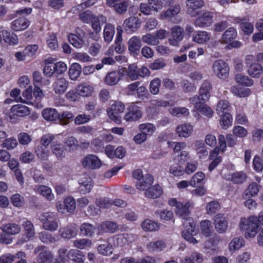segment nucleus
Listing matches in <instances>:
<instances>
[{
    "mask_svg": "<svg viewBox=\"0 0 263 263\" xmlns=\"http://www.w3.org/2000/svg\"><path fill=\"white\" fill-rule=\"evenodd\" d=\"M106 4L120 14L126 12L129 5L128 0H106Z\"/></svg>",
    "mask_w": 263,
    "mask_h": 263,
    "instance_id": "17",
    "label": "nucleus"
},
{
    "mask_svg": "<svg viewBox=\"0 0 263 263\" xmlns=\"http://www.w3.org/2000/svg\"><path fill=\"white\" fill-rule=\"evenodd\" d=\"M189 101L191 104H194L195 111L200 112L209 118L212 117L213 115V110L205 104L204 101H200V96L195 95L193 97L190 98Z\"/></svg>",
    "mask_w": 263,
    "mask_h": 263,
    "instance_id": "4",
    "label": "nucleus"
},
{
    "mask_svg": "<svg viewBox=\"0 0 263 263\" xmlns=\"http://www.w3.org/2000/svg\"><path fill=\"white\" fill-rule=\"evenodd\" d=\"M3 38L5 42L10 45H16L18 43V39L15 34L10 33L7 31L3 33Z\"/></svg>",
    "mask_w": 263,
    "mask_h": 263,
    "instance_id": "60",
    "label": "nucleus"
},
{
    "mask_svg": "<svg viewBox=\"0 0 263 263\" xmlns=\"http://www.w3.org/2000/svg\"><path fill=\"white\" fill-rule=\"evenodd\" d=\"M68 40L71 45L77 48H81L84 43L83 39L74 34H70L68 35Z\"/></svg>",
    "mask_w": 263,
    "mask_h": 263,
    "instance_id": "62",
    "label": "nucleus"
},
{
    "mask_svg": "<svg viewBox=\"0 0 263 263\" xmlns=\"http://www.w3.org/2000/svg\"><path fill=\"white\" fill-rule=\"evenodd\" d=\"M215 229L219 233H224L228 227V221L222 214H217L214 217Z\"/></svg>",
    "mask_w": 263,
    "mask_h": 263,
    "instance_id": "15",
    "label": "nucleus"
},
{
    "mask_svg": "<svg viewBox=\"0 0 263 263\" xmlns=\"http://www.w3.org/2000/svg\"><path fill=\"white\" fill-rule=\"evenodd\" d=\"M247 178L246 173L243 171L235 172L232 173L230 177L227 178L234 184H241L246 181Z\"/></svg>",
    "mask_w": 263,
    "mask_h": 263,
    "instance_id": "37",
    "label": "nucleus"
},
{
    "mask_svg": "<svg viewBox=\"0 0 263 263\" xmlns=\"http://www.w3.org/2000/svg\"><path fill=\"white\" fill-rule=\"evenodd\" d=\"M59 236L63 239H70L77 235V229L75 224L70 223L58 229Z\"/></svg>",
    "mask_w": 263,
    "mask_h": 263,
    "instance_id": "13",
    "label": "nucleus"
},
{
    "mask_svg": "<svg viewBox=\"0 0 263 263\" xmlns=\"http://www.w3.org/2000/svg\"><path fill=\"white\" fill-rule=\"evenodd\" d=\"M39 239L44 243H54L56 241L55 238L52 234L46 232L42 231L38 234Z\"/></svg>",
    "mask_w": 263,
    "mask_h": 263,
    "instance_id": "61",
    "label": "nucleus"
},
{
    "mask_svg": "<svg viewBox=\"0 0 263 263\" xmlns=\"http://www.w3.org/2000/svg\"><path fill=\"white\" fill-rule=\"evenodd\" d=\"M115 33V26L110 24H106L103 30V38L105 42L108 43L112 41Z\"/></svg>",
    "mask_w": 263,
    "mask_h": 263,
    "instance_id": "36",
    "label": "nucleus"
},
{
    "mask_svg": "<svg viewBox=\"0 0 263 263\" xmlns=\"http://www.w3.org/2000/svg\"><path fill=\"white\" fill-rule=\"evenodd\" d=\"M185 227V230L182 233V237L190 243H197L198 241L193 237V235L196 233L195 230V226L191 222H189V225L186 224Z\"/></svg>",
    "mask_w": 263,
    "mask_h": 263,
    "instance_id": "23",
    "label": "nucleus"
},
{
    "mask_svg": "<svg viewBox=\"0 0 263 263\" xmlns=\"http://www.w3.org/2000/svg\"><path fill=\"white\" fill-rule=\"evenodd\" d=\"M78 93L83 97L90 96L93 91V88L87 84H82L77 86Z\"/></svg>",
    "mask_w": 263,
    "mask_h": 263,
    "instance_id": "56",
    "label": "nucleus"
},
{
    "mask_svg": "<svg viewBox=\"0 0 263 263\" xmlns=\"http://www.w3.org/2000/svg\"><path fill=\"white\" fill-rule=\"evenodd\" d=\"M73 246L79 249L83 250L90 248L92 245L91 240L87 238L76 239L73 241Z\"/></svg>",
    "mask_w": 263,
    "mask_h": 263,
    "instance_id": "52",
    "label": "nucleus"
},
{
    "mask_svg": "<svg viewBox=\"0 0 263 263\" xmlns=\"http://www.w3.org/2000/svg\"><path fill=\"white\" fill-rule=\"evenodd\" d=\"M153 181V176L149 174H146L143 178L136 181V188L140 191H146L147 188L152 185Z\"/></svg>",
    "mask_w": 263,
    "mask_h": 263,
    "instance_id": "29",
    "label": "nucleus"
},
{
    "mask_svg": "<svg viewBox=\"0 0 263 263\" xmlns=\"http://www.w3.org/2000/svg\"><path fill=\"white\" fill-rule=\"evenodd\" d=\"M32 88L31 86L26 88L22 93V97L18 98L16 102H20L23 103L31 105L35 108H42V105L39 102L33 101V97L32 95Z\"/></svg>",
    "mask_w": 263,
    "mask_h": 263,
    "instance_id": "11",
    "label": "nucleus"
},
{
    "mask_svg": "<svg viewBox=\"0 0 263 263\" xmlns=\"http://www.w3.org/2000/svg\"><path fill=\"white\" fill-rule=\"evenodd\" d=\"M170 165V172L175 176H181L184 173V169L179 163V159H174Z\"/></svg>",
    "mask_w": 263,
    "mask_h": 263,
    "instance_id": "31",
    "label": "nucleus"
},
{
    "mask_svg": "<svg viewBox=\"0 0 263 263\" xmlns=\"http://www.w3.org/2000/svg\"><path fill=\"white\" fill-rule=\"evenodd\" d=\"M236 82L240 85L251 86L253 84V81L248 76L242 74H237L235 76Z\"/></svg>",
    "mask_w": 263,
    "mask_h": 263,
    "instance_id": "57",
    "label": "nucleus"
},
{
    "mask_svg": "<svg viewBox=\"0 0 263 263\" xmlns=\"http://www.w3.org/2000/svg\"><path fill=\"white\" fill-rule=\"evenodd\" d=\"M210 37V33L204 31H199L193 36V41L198 44H204L208 42Z\"/></svg>",
    "mask_w": 263,
    "mask_h": 263,
    "instance_id": "39",
    "label": "nucleus"
},
{
    "mask_svg": "<svg viewBox=\"0 0 263 263\" xmlns=\"http://www.w3.org/2000/svg\"><path fill=\"white\" fill-rule=\"evenodd\" d=\"M214 14L212 12L204 11L196 19L194 24L196 26L203 28L210 26L213 22Z\"/></svg>",
    "mask_w": 263,
    "mask_h": 263,
    "instance_id": "14",
    "label": "nucleus"
},
{
    "mask_svg": "<svg viewBox=\"0 0 263 263\" xmlns=\"http://www.w3.org/2000/svg\"><path fill=\"white\" fill-rule=\"evenodd\" d=\"M22 226L24 229V234L27 237L32 238L34 237L35 231L33 224L30 220L23 221Z\"/></svg>",
    "mask_w": 263,
    "mask_h": 263,
    "instance_id": "46",
    "label": "nucleus"
},
{
    "mask_svg": "<svg viewBox=\"0 0 263 263\" xmlns=\"http://www.w3.org/2000/svg\"><path fill=\"white\" fill-rule=\"evenodd\" d=\"M171 206L176 207L175 212L177 215L185 219L190 213V209L194 206L193 202L189 201L185 203L178 202L175 198H171L168 200Z\"/></svg>",
    "mask_w": 263,
    "mask_h": 263,
    "instance_id": "3",
    "label": "nucleus"
},
{
    "mask_svg": "<svg viewBox=\"0 0 263 263\" xmlns=\"http://www.w3.org/2000/svg\"><path fill=\"white\" fill-rule=\"evenodd\" d=\"M106 22V18L103 15H99L93 17L90 22L91 24V27L96 33H99L101 30L100 23H105Z\"/></svg>",
    "mask_w": 263,
    "mask_h": 263,
    "instance_id": "47",
    "label": "nucleus"
},
{
    "mask_svg": "<svg viewBox=\"0 0 263 263\" xmlns=\"http://www.w3.org/2000/svg\"><path fill=\"white\" fill-rule=\"evenodd\" d=\"M180 11V6L178 4H175L171 8H169L160 14L162 19L171 18L177 15Z\"/></svg>",
    "mask_w": 263,
    "mask_h": 263,
    "instance_id": "44",
    "label": "nucleus"
},
{
    "mask_svg": "<svg viewBox=\"0 0 263 263\" xmlns=\"http://www.w3.org/2000/svg\"><path fill=\"white\" fill-rule=\"evenodd\" d=\"M0 229L8 235H15L20 233L21 227L15 223H8L2 225Z\"/></svg>",
    "mask_w": 263,
    "mask_h": 263,
    "instance_id": "27",
    "label": "nucleus"
},
{
    "mask_svg": "<svg viewBox=\"0 0 263 263\" xmlns=\"http://www.w3.org/2000/svg\"><path fill=\"white\" fill-rule=\"evenodd\" d=\"M219 124L223 129H227L232 124V117L230 114L225 113L220 117Z\"/></svg>",
    "mask_w": 263,
    "mask_h": 263,
    "instance_id": "50",
    "label": "nucleus"
},
{
    "mask_svg": "<svg viewBox=\"0 0 263 263\" xmlns=\"http://www.w3.org/2000/svg\"><path fill=\"white\" fill-rule=\"evenodd\" d=\"M161 194L162 190L159 185L150 186L147 189L144 193L146 197L154 199L159 197Z\"/></svg>",
    "mask_w": 263,
    "mask_h": 263,
    "instance_id": "38",
    "label": "nucleus"
},
{
    "mask_svg": "<svg viewBox=\"0 0 263 263\" xmlns=\"http://www.w3.org/2000/svg\"><path fill=\"white\" fill-rule=\"evenodd\" d=\"M142 116L141 110L137 108H132L130 109L128 112L124 115V119L127 121H133L137 120Z\"/></svg>",
    "mask_w": 263,
    "mask_h": 263,
    "instance_id": "43",
    "label": "nucleus"
},
{
    "mask_svg": "<svg viewBox=\"0 0 263 263\" xmlns=\"http://www.w3.org/2000/svg\"><path fill=\"white\" fill-rule=\"evenodd\" d=\"M184 29L179 26H175L172 28L171 34L168 41L171 46L178 47L184 37Z\"/></svg>",
    "mask_w": 263,
    "mask_h": 263,
    "instance_id": "9",
    "label": "nucleus"
},
{
    "mask_svg": "<svg viewBox=\"0 0 263 263\" xmlns=\"http://www.w3.org/2000/svg\"><path fill=\"white\" fill-rule=\"evenodd\" d=\"M42 116L49 121H54L59 118L60 114L54 108H47L42 111Z\"/></svg>",
    "mask_w": 263,
    "mask_h": 263,
    "instance_id": "33",
    "label": "nucleus"
},
{
    "mask_svg": "<svg viewBox=\"0 0 263 263\" xmlns=\"http://www.w3.org/2000/svg\"><path fill=\"white\" fill-rule=\"evenodd\" d=\"M245 245V240L242 237H238L233 238L229 243V250L233 252L242 247Z\"/></svg>",
    "mask_w": 263,
    "mask_h": 263,
    "instance_id": "51",
    "label": "nucleus"
},
{
    "mask_svg": "<svg viewBox=\"0 0 263 263\" xmlns=\"http://www.w3.org/2000/svg\"><path fill=\"white\" fill-rule=\"evenodd\" d=\"M166 248V243L162 240L152 241L147 245V250L151 253L162 251Z\"/></svg>",
    "mask_w": 263,
    "mask_h": 263,
    "instance_id": "35",
    "label": "nucleus"
},
{
    "mask_svg": "<svg viewBox=\"0 0 263 263\" xmlns=\"http://www.w3.org/2000/svg\"><path fill=\"white\" fill-rule=\"evenodd\" d=\"M236 36V29L233 27H230L222 34L220 42L222 44H228L235 39Z\"/></svg>",
    "mask_w": 263,
    "mask_h": 263,
    "instance_id": "32",
    "label": "nucleus"
},
{
    "mask_svg": "<svg viewBox=\"0 0 263 263\" xmlns=\"http://www.w3.org/2000/svg\"><path fill=\"white\" fill-rule=\"evenodd\" d=\"M51 150L53 155L59 160H62L65 157V148L60 143L54 142L51 145Z\"/></svg>",
    "mask_w": 263,
    "mask_h": 263,
    "instance_id": "34",
    "label": "nucleus"
},
{
    "mask_svg": "<svg viewBox=\"0 0 263 263\" xmlns=\"http://www.w3.org/2000/svg\"><path fill=\"white\" fill-rule=\"evenodd\" d=\"M249 74L252 78H259L263 72V67L258 63H252L248 69Z\"/></svg>",
    "mask_w": 263,
    "mask_h": 263,
    "instance_id": "40",
    "label": "nucleus"
},
{
    "mask_svg": "<svg viewBox=\"0 0 263 263\" xmlns=\"http://www.w3.org/2000/svg\"><path fill=\"white\" fill-rule=\"evenodd\" d=\"M203 0H186L187 13L192 17L197 15V10L204 6Z\"/></svg>",
    "mask_w": 263,
    "mask_h": 263,
    "instance_id": "16",
    "label": "nucleus"
},
{
    "mask_svg": "<svg viewBox=\"0 0 263 263\" xmlns=\"http://www.w3.org/2000/svg\"><path fill=\"white\" fill-rule=\"evenodd\" d=\"M259 190V187L258 184L255 182H253L250 184L245 191L243 195V197L247 198L250 197H253L258 194Z\"/></svg>",
    "mask_w": 263,
    "mask_h": 263,
    "instance_id": "54",
    "label": "nucleus"
},
{
    "mask_svg": "<svg viewBox=\"0 0 263 263\" xmlns=\"http://www.w3.org/2000/svg\"><path fill=\"white\" fill-rule=\"evenodd\" d=\"M117 224L112 221H106L101 223L97 227L98 234H101L104 232L114 233L117 230Z\"/></svg>",
    "mask_w": 263,
    "mask_h": 263,
    "instance_id": "26",
    "label": "nucleus"
},
{
    "mask_svg": "<svg viewBox=\"0 0 263 263\" xmlns=\"http://www.w3.org/2000/svg\"><path fill=\"white\" fill-rule=\"evenodd\" d=\"M200 227L201 232L204 236L208 237L211 235L213 228L210 220L202 221L200 223Z\"/></svg>",
    "mask_w": 263,
    "mask_h": 263,
    "instance_id": "58",
    "label": "nucleus"
},
{
    "mask_svg": "<svg viewBox=\"0 0 263 263\" xmlns=\"http://www.w3.org/2000/svg\"><path fill=\"white\" fill-rule=\"evenodd\" d=\"M124 105L121 102H115L107 109V112L109 118L118 124L121 122V114L124 110Z\"/></svg>",
    "mask_w": 263,
    "mask_h": 263,
    "instance_id": "6",
    "label": "nucleus"
},
{
    "mask_svg": "<svg viewBox=\"0 0 263 263\" xmlns=\"http://www.w3.org/2000/svg\"><path fill=\"white\" fill-rule=\"evenodd\" d=\"M96 228L89 223H83L80 227L81 233L85 236L92 237L94 235Z\"/></svg>",
    "mask_w": 263,
    "mask_h": 263,
    "instance_id": "45",
    "label": "nucleus"
},
{
    "mask_svg": "<svg viewBox=\"0 0 263 263\" xmlns=\"http://www.w3.org/2000/svg\"><path fill=\"white\" fill-rule=\"evenodd\" d=\"M139 130L146 135V136L152 135L156 130L154 124L150 123L141 124L139 126Z\"/></svg>",
    "mask_w": 263,
    "mask_h": 263,
    "instance_id": "55",
    "label": "nucleus"
},
{
    "mask_svg": "<svg viewBox=\"0 0 263 263\" xmlns=\"http://www.w3.org/2000/svg\"><path fill=\"white\" fill-rule=\"evenodd\" d=\"M82 166L87 169L96 170L102 164L101 160L95 155L89 154L84 157L81 161Z\"/></svg>",
    "mask_w": 263,
    "mask_h": 263,
    "instance_id": "10",
    "label": "nucleus"
},
{
    "mask_svg": "<svg viewBox=\"0 0 263 263\" xmlns=\"http://www.w3.org/2000/svg\"><path fill=\"white\" fill-rule=\"evenodd\" d=\"M38 219L42 223L43 228L50 232H54L59 229V219L52 212H46L38 216Z\"/></svg>",
    "mask_w": 263,
    "mask_h": 263,
    "instance_id": "2",
    "label": "nucleus"
},
{
    "mask_svg": "<svg viewBox=\"0 0 263 263\" xmlns=\"http://www.w3.org/2000/svg\"><path fill=\"white\" fill-rule=\"evenodd\" d=\"M211 88V84L209 81L205 80L203 82L199 89V96H200V101L205 102L209 100L211 96L210 92Z\"/></svg>",
    "mask_w": 263,
    "mask_h": 263,
    "instance_id": "30",
    "label": "nucleus"
},
{
    "mask_svg": "<svg viewBox=\"0 0 263 263\" xmlns=\"http://www.w3.org/2000/svg\"><path fill=\"white\" fill-rule=\"evenodd\" d=\"M170 113L173 116L181 117H186L190 115L189 109L185 107H173L169 109Z\"/></svg>",
    "mask_w": 263,
    "mask_h": 263,
    "instance_id": "53",
    "label": "nucleus"
},
{
    "mask_svg": "<svg viewBox=\"0 0 263 263\" xmlns=\"http://www.w3.org/2000/svg\"><path fill=\"white\" fill-rule=\"evenodd\" d=\"M142 229L145 231H155L159 229V225L155 221L145 219L141 223Z\"/></svg>",
    "mask_w": 263,
    "mask_h": 263,
    "instance_id": "49",
    "label": "nucleus"
},
{
    "mask_svg": "<svg viewBox=\"0 0 263 263\" xmlns=\"http://www.w3.org/2000/svg\"><path fill=\"white\" fill-rule=\"evenodd\" d=\"M193 126L189 123H182L178 125L176 128V134L179 137L188 138L193 132Z\"/></svg>",
    "mask_w": 263,
    "mask_h": 263,
    "instance_id": "21",
    "label": "nucleus"
},
{
    "mask_svg": "<svg viewBox=\"0 0 263 263\" xmlns=\"http://www.w3.org/2000/svg\"><path fill=\"white\" fill-rule=\"evenodd\" d=\"M141 20L137 17L132 16L126 19L123 23V26L126 31L134 32L140 26Z\"/></svg>",
    "mask_w": 263,
    "mask_h": 263,
    "instance_id": "22",
    "label": "nucleus"
},
{
    "mask_svg": "<svg viewBox=\"0 0 263 263\" xmlns=\"http://www.w3.org/2000/svg\"><path fill=\"white\" fill-rule=\"evenodd\" d=\"M69 86L68 81L64 77L57 78L52 85L53 91L57 95L65 92Z\"/></svg>",
    "mask_w": 263,
    "mask_h": 263,
    "instance_id": "12",
    "label": "nucleus"
},
{
    "mask_svg": "<svg viewBox=\"0 0 263 263\" xmlns=\"http://www.w3.org/2000/svg\"><path fill=\"white\" fill-rule=\"evenodd\" d=\"M128 49L130 53L133 55L137 54L142 47V43L139 37L134 36L128 41Z\"/></svg>",
    "mask_w": 263,
    "mask_h": 263,
    "instance_id": "24",
    "label": "nucleus"
},
{
    "mask_svg": "<svg viewBox=\"0 0 263 263\" xmlns=\"http://www.w3.org/2000/svg\"><path fill=\"white\" fill-rule=\"evenodd\" d=\"M126 72L127 76L132 81L138 79V68L136 64L129 65Z\"/></svg>",
    "mask_w": 263,
    "mask_h": 263,
    "instance_id": "63",
    "label": "nucleus"
},
{
    "mask_svg": "<svg viewBox=\"0 0 263 263\" xmlns=\"http://www.w3.org/2000/svg\"><path fill=\"white\" fill-rule=\"evenodd\" d=\"M240 230L245 231V236L246 238H254L260 229V225L258 223V220L254 216L249 217L242 218L239 223Z\"/></svg>",
    "mask_w": 263,
    "mask_h": 263,
    "instance_id": "1",
    "label": "nucleus"
},
{
    "mask_svg": "<svg viewBox=\"0 0 263 263\" xmlns=\"http://www.w3.org/2000/svg\"><path fill=\"white\" fill-rule=\"evenodd\" d=\"M122 77V74L119 71L109 72L105 77L104 83L110 86L116 85L121 80Z\"/></svg>",
    "mask_w": 263,
    "mask_h": 263,
    "instance_id": "19",
    "label": "nucleus"
},
{
    "mask_svg": "<svg viewBox=\"0 0 263 263\" xmlns=\"http://www.w3.org/2000/svg\"><path fill=\"white\" fill-rule=\"evenodd\" d=\"M212 69L215 74L219 79H225L229 76V67L223 60H216L213 63Z\"/></svg>",
    "mask_w": 263,
    "mask_h": 263,
    "instance_id": "8",
    "label": "nucleus"
},
{
    "mask_svg": "<svg viewBox=\"0 0 263 263\" xmlns=\"http://www.w3.org/2000/svg\"><path fill=\"white\" fill-rule=\"evenodd\" d=\"M230 107V104L226 100H220L218 102L216 110L218 114L220 113H229L228 111Z\"/></svg>",
    "mask_w": 263,
    "mask_h": 263,
    "instance_id": "64",
    "label": "nucleus"
},
{
    "mask_svg": "<svg viewBox=\"0 0 263 263\" xmlns=\"http://www.w3.org/2000/svg\"><path fill=\"white\" fill-rule=\"evenodd\" d=\"M236 22L239 24L240 27L246 34L249 35L253 32L254 30L253 25L247 21L246 19L238 17L236 18Z\"/></svg>",
    "mask_w": 263,
    "mask_h": 263,
    "instance_id": "41",
    "label": "nucleus"
},
{
    "mask_svg": "<svg viewBox=\"0 0 263 263\" xmlns=\"http://www.w3.org/2000/svg\"><path fill=\"white\" fill-rule=\"evenodd\" d=\"M79 190L83 194H86L90 192L93 182L91 178L87 176H84L79 180Z\"/></svg>",
    "mask_w": 263,
    "mask_h": 263,
    "instance_id": "18",
    "label": "nucleus"
},
{
    "mask_svg": "<svg viewBox=\"0 0 263 263\" xmlns=\"http://www.w3.org/2000/svg\"><path fill=\"white\" fill-rule=\"evenodd\" d=\"M34 190L36 193L41 194L49 201L53 200L54 198L51 189L47 186L44 185H35Z\"/></svg>",
    "mask_w": 263,
    "mask_h": 263,
    "instance_id": "28",
    "label": "nucleus"
},
{
    "mask_svg": "<svg viewBox=\"0 0 263 263\" xmlns=\"http://www.w3.org/2000/svg\"><path fill=\"white\" fill-rule=\"evenodd\" d=\"M69 260L72 261V263H85V255L80 251L71 249L69 254Z\"/></svg>",
    "mask_w": 263,
    "mask_h": 263,
    "instance_id": "42",
    "label": "nucleus"
},
{
    "mask_svg": "<svg viewBox=\"0 0 263 263\" xmlns=\"http://www.w3.org/2000/svg\"><path fill=\"white\" fill-rule=\"evenodd\" d=\"M81 67L78 63L72 64L69 69V78L72 80H76L80 76Z\"/></svg>",
    "mask_w": 263,
    "mask_h": 263,
    "instance_id": "48",
    "label": "nucleus"
},
{
    "mask_svg": "<svg viewBox=\"0 0 263 263\" xmlns=\"http://www.w3.org/2000/svg\"><path fill=\"white\" fill-rule=\"evenodd\" d=\"M37 256V263H51L53 259V255L51 252L45 246H40L34 250Z\"/></svg>",
    "mask_w": 263,
    "mask_h": 263,
    "instance_id": "7",
    "label": "nucleus"
},
{
    "mask_svg": "<svg viewBox=\"0 0 263 263\" xmlns=\"http://www.w3.org/2000/svg\"><path fill=\"white\" fill-rule=\"evenodd\" d=\"M30 111L28 107L22 104L13 105L10 109V118L12 116L24 117L29 115Z\"/></svg>",
    "mask_w": 263,
    "mask_h": 263,
    "instance_id": "20",
    "label": "nucleus"
},
{
    "mask_svg": "<svg viewBox=\"0 0 263 263\" xmlns=\"http://www.w3.org/2000/svg\"><path fill=\"white\" fill-rule=\"evenodd\" d=\"M29 25V21L25 17H20L11 23V28L15 31H21L27 29Z\"/></svg>",
    "mask_w": 263,
    "mask_h": 263,
    "instance_id": "25",
    "label": "nucleus"
},
{
    "mask_svg": "<svg viewBox=\"0 0 263 263\" xmlns=\"http://www.w3.org/2000/svg\"><path fill=\"white\" fill-rule=\"evenodd\" d=\"M137 239V236L132 233L116 235L109 238V242L115 247H122L131 243Z\"/></svg>",
    "mask_w": 263,
    "mask_h": 263,
    "instance_id": "5",
    "label": "nucleus"
},
{
    "mask_svg": "<svg viewBox=\"0 0 263 263\" xmlns=\"http://www.w3.org/2000/svg\"><path fill=\"white\" fill-rule=\"evenodd\" d=\"M205 179V175L202 172L195 173L190 180V185L195 187L197 184L202 183Z\"/></svg>",
    "mask_w": 263,
    "mask_h": 263,
    "instance_id": "59",
    "label": "nucleus"
}]
</instances>
